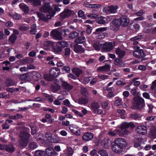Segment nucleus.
<instances>
[{"instance_id": "1", "label": "nucleus", "mask_w": 156, "mask_h": 156, "mask_svg": "<svg viewBox=\"0 0 156 156\" xmlns=\"http://www.w3.org/2000/svg\"><path fill=\"white\" fill-rule=\"evenodd\" d=\"M127 145V143L124 139L116 138L111 144V148L113 152L116 153L122 152L123 149Z\"/></svg>"}, {"instance_id": "2", "label": "nucleus", "mask_w": 156, "mask_h": 156, "mask_svg": "<svg viewBox=\"0 0 156 156\" xmlns=\"http://www.w3.org/2000/svg\"><path fill=\"white\" fill-rule=\"evenodd\" d=\"M20 141L19 144V147L23 148L26 147L29 141L30 134L25 131H21L19 134Z\"/></svg>"}, {"instance_id": "3", "label": "nucleus", "mask_w": 156, "mask_h": 156, "mask_svg": "<svg viewBox=\"0 0 156 156\" xmlns=\"http://www.w3.org/2000/svg\"><path fill=\"white\" fill-rule=\"evenodd\" d=\"M132 105L135 109H142L145 105L144 100L139 96H135L133 98Z\"/></svg>"}, {"instance_id": "4", "label": "nucleus", "mask_w": 156, "mask_h": 156, "mask_svg": "<svg viewBox=\"0 0 156 156\" xmlns=\"http://www.w3.org/2000/svg\"><path fill=\"white\" fill-rule=\"evenodd\" d=\"M68 45L66 41H61L57 42L56 45H54L53 50L55 53H59L62 51V49L67 47Z\"/></svg>"}, {"instance_id": "5", "label": "nucleus", "mask_w": 156, "mask_h": 156, "mask_svg": "<svg viewBox=\"0 0 156 156\" xmlns=\"http://www.w3.org/2000/svg\"><path fill=\"white\" fill-rule=\"evenodd\" d=\"M49 75L45 76L46 79L48 81H52L53 79L56 78L59 75L60 72H57L55 68H52L49 70Z\"/></svg>"}, {"instance_id": "6", "label": "nucleus", "mask_w": 156, "mask_h": 156, "mask_svg": "<svg viewBox=\"0 0 156 156\" xmlns=\"http://www.w3.org/2000/svg\"><path fill=\"white\" fill-rule=\"evenodd\" d=\"M40 11L42 12L48 13L50 14L53 12V10L50 7L49 2L44 4L40 8Z\"/></svg>"}, {"instance_id": "7", "label": "nucleus", "mask_w": 156, "mask_h": 156, "mask_svg": "<svg viewBox=\"0 0 156 156\" xmlns=\"http://www.w3.org/2000/svg\"><path fill=\"white\" fill-rule=\"evenodd\" d=\"M59 30V29H58ZM58 29L52 30L50 32V34L53 38L56 39L61 40L62 39L61 32L58 30Z\"/></svg>"}, {"instance_id": "8", "label": "nucleus", "mask_w": 156, "mask_h": 156, "mask_svg": "<svg viewBox=\"0 0 156 156\" xmlns=\"http://www.w3.org/2000/svg\"><path fill=\"white\" fill-rule=\"evenodd\" d=\"M100 47L105 51H109L113 49L112 44L111 42H106L103 44H101Z\"/></svg>"}, {"instance_id": "9", "label": "nucleus", "mask_w": 156, "mask_h": 156, "mask_svg": "<svg viewBox=\"0 0 156 156\" xmlns=\"http://www.w3.org/2000/svg\"><path fill=\"white\" fill-rule=\"evenodd\" d=\"M37 16L40 20L44 22L48 21V20L51 19L52 17L54 16L53 15L51 16L49 14H46L45 16L44 14L40 12L37 13Z\"/></svg>"}, {"instance_id": "10", "label": "nucleus", "mask_w": 156, "mask_h": 156, "mask_svg": "<svg viewBox=\"0 0 156 156\" xmlns=\"http://www.w3.org/2000/svg\"><path fill=\"white\" fill-rule=\"evenodd\" d=\"M45 156H56L57 155V153L55 151L54 149L51 147H49L46 149Z\"/></svg>"}, {"instance_id": "11", "label": "nucleus", "mask_w": 156, "mask_h": 156, "mask_svg": "<svg viewBox=\"0 0 156 156\" xmlns=\"http://www.w3.org/2000/svg\"><path fill=\"white\" fill-rule=\"evenodd\" d=\"M147 127L145 126H139L136 129L137 133L142 135H144L147 134Z\"/></svg>"}, {"instance_id": "12", "label": "nucleus", "mask_w": 156, "mask_h": 156, "mask_svg": "<svg viewBox=\"0 0 156 156\" xmlns=\"http://www.w3.org/2000/svg\"><path fill=\"white\" fill-rule=\"evenodd\" d=\"M94 135L91 133L87 132L85 133L82 136L83 140L85 142L90 140L94 137Z\"/></svg>"}, {"instance_id": "13", "label": "nucleus", "mask_w": 156, "mask_h": 156, "mask_svg": "<svg viewBox=\"0 0 156 156\" xmlns=\"http://www.w3.org/2000/svg\"><path fill=\"white\" fill-rule=\"evenodd\" d=\"M72 10L69 9L65 10L60 14V18L62 19H65L69 17L72 14Z\"/></svg>"}, {"instance_id": "14", "label": "nucleus", "mask_w": 156, "mask_h": 156, "mask_svg": "<svg viewBox=\"0 0 156 156\" xmlns=\"http://www.w3.org/2000/svg\"><path fill=\"white\" fill-rule=\"evenodd\" d=\"M134 56L138 58H142L146 56L142 49H139L133 52Z\"/></svg>"}, {"instance_id": "15", "label": "nucleus", "mask_w": 156, "mask_h": 156, "mask_svg": "<svg viewBox=\"0 0 156 156\" xmlns=\"http://www.w3.org/2000/svg\"><path fill=\"white\" fill-rule=\"evenodd\" d=\"M121 25L123 27H127L129 22V18L126 16H122L120 18Z\"/></svg>"}, {"instance_id": "16", "label": "nucleus", "mask_w": 156, "mask_h": 156, "mask_svg": "<svg viewBox=\"0 0 156 156\" xmlns=\"http://www.w3.org/2000/svg\"><path fill=\"white\" fill-rule=\"evenodd\" d=\"M73 51L76 53H83L84 52L85 49L81 45L75 44L73 46Z\"/></svg>"}, {"instance_id": "17", "label": "nucleus", "mask_w": 156, "mask_h": 156, "mask_svg": "<svg viewBox=\"0 0 156 156\" xmlns=\"http://www.w3.org/2000/svg\"><path fill=\"white\" fill-rule=\"evenodd\" d=\"M54 45V42L51 41H46L44 43V46L45 49L48 51H50L51 48L52 49Z\"/></svg>"}, {"instance_id": "18", "label": "nucleus", "mask_w": 156, "mask_h": 156, "mask_svg": "<svg viewBox=\"0 0 156 156\" xmlns=\"http://www.w3.org/2000/svg\"><path fill=\"white\" fill-rule=\"evenodd\" d=\"M18 78L22 81H29L30 80L28 72L20 75Z\"/></svg>"}, {"instance_id": "19", "label": "nucleus", "mask_w": 156, "mask_h": 156, "mask_svg": "<svg viewBox=\"0 0 156 156\" xmlns=\"http://www.w3.org/2000/svg\"><path fill=\"white\" fill-rule=\"evenodd\" d=\"M59 30L61 34L64 36H66L68 35L69 36L70 30L69 29L65 27H62L59 28Z\"/></svg>"}, {"instance_id": "20", "label": "nucleus", "mask_w": 156, "mask_h": 156, "mask_svg": "<svg viewBox=\"0 0 156 156\" xmlns=\"http://www.w3.org/2000/svg\"><path fill=\"white\" fill-rule=\"evenodd\" d=\"M20 8L21 10L26 13H27L29 11V7L23 3H20L19 5Z\"/></svg>"}, {"instance_id": "21", "label": "nucleus", "mask_w": 156, "mask_h": 156, "mask_svg": "<svg viewBox=\"0 0 156 156\" xmlns=\"http://www.w3.org/2000/svg\"><path fill=\"white\" fill-rule=\"evenodd\" d=\"M143 139L142 138H138L135 139L134 140V146L135 147H140L143 143Z\"/></svg>"}, {"instance_id": "22", "label": "nucleus", "mask_w": 156, "mask_h": 156, "mask_svg": "<svg viewBox=\"0 0 156 156\" xmlns=\"http://www.w3.org/2000/svg\"><path fill=\"white\" fill-rule=\"evenodd\" d=\"M114 64L119 66L120 67H122L125 66V64L123 63L122 58H116L114 60Z\"/></svg>"}, {"instance_id": "23", "label": "nucleus", "mask_w": 156, "mask_h": 156, "mask_svg": "<svg viewBox=\"0 0 156 156\" xmlns=\"http://www.w3.org/2000/svg\"><path fill=\"white\" fill-rule=\"evenodd\" d=\"M86 41V39L85 37L82 36L81 37H79L76 38L75 41L74 42L76 44H83Z\"/></svg>"}, {"instance_id": "24", "label": "nucleus", "mask_w": 156, "mask_h": 156, "mask_svg": "<svg viewBox=\"0 0 156 156\" xmlns=\"http://www.w3.org/2000/svg\"><path fill=\"white\" fill-rule=\"evenodd\" d=\"M107 18L102 16H100L96 19V21L99 24H105L107 23L106 21Z\"/></svg>"}, {"instance_id": "25", "label": "nucleus", "mask_w": 156, "mask_h": 156, "mask_svg": "<svg viewBox=\"0 0 156 156\" xmlns=\"http://www.w3.org/2000/svg\"><path fill=\"white\" fill-rule=\"evenodd\" d=\"M116 53L118 55L119 57L122 58L125 55L126 52L124 50H121L120 48L117 49L115 51Z\"/></svg>"}, {"instance_id": "26", "label": "nucleus", "mask_w": 156, "mask_h": 156, "mask_svg": "<svg viewBox=\"0 0 156 156\" xmlns=\"http://www.w3.org/2000/svg\"><path fill=\"white\" fill-rule=\"evenodd\" d=\"M119 8V6L117 5L114 6L111 5L108 7V11L111 13H116L117 11V9Z\"/></svg>"}, {"instance_id": "27", "label": "nucleus", "mask_w": 156, "mask_h": 156, "mask_svg": "<svg viewBox=\"0 0 156 156\" xmlns=\"http://www.w3.org/2000/svg\"><path fill=\"white\" fill-rule=\"evenodd\" d=\"M97 70L98 71H109L110 70L109 65H106L105 66H100L98 68Z\"/></svg>"}, {"instance_id": "28", "label": "nucleus", "mask_w": 156, "mask_h": 156, "mask_svg": "<svg viewBox=\"0 0 156 156\" xmlns=\"http://www.w3.org/2000/svg\"><path fill=\"white\" fill-rule=\"evenodd\" d=\"M72 72L76 76L79 77L80 75L82 73L83 70L78 68H74L72 70Z\"/></svg>"}, {"instance_id": "29", "label": "nucleus", "mask_w": 156, "mask_h": 156, "mask_svg": "<svg viewBox=\"0 0 156 156\" xmlns=\"http://www.w3.org/2000/svg\"><path fill=\"white\" fill-rule=\"evenodd\" d=\"M91 108L93 110L94 113H95L97 110L100 108L98 103L97 102H94L91 105Z\"/></svg>"}, {"instance_id": "30", "label": "nucleus", "mask_w": 156, "mask_h": 156, "mask_svg": "<svg viewBox=\"0 0 156 156\" xmlns=\"http://www.w3.org/2000/svg\"><path fill=\"white\" fill-rule=\"evenodd\" d=\"M15 150V148L14 146L12 145H6L5 147V151L9 153L13 152Z\"/></svg>"}, {"instance_id": "31", "label": "nucleus", "mask_w": 156, "mask_h": 156, "mask_svg": "<svg viewBox=\"0 0 156 156\" xmlns=\"http://www.w3.org/2000/svg\"><path fill=\"white\" fill-rule=\"evenodd\" d=\"M5 83L7 87L13 86L15 84V81L10 78L7 79L5 81Z\"/></svg>"}, {"instance_id": "32", "label": "nucleus", "mask_w": 156, "mask_h": 156, "mask_svg": "<svg viewBox=\"0 0 156 156\" xmlns=\"http://www.w3.org/2000/svg\"><path fill=\"white\" fill-rule=\"evenodd\" d=\"M89 101V99L88 98H81L79 99L78 100V103L80 105H86Z\"/></svg>"}, {"instance_id": "33", "label": "nucleus", "mask_w": 156, "mask_h": 156, "mask_svg": "<svg viewBox=\"0 0 156 156\" xmlns=\"http://www.w3.org/2000/svg\"><path fill=\"white\" fill-rule=\"evenodd\" d=\"M62 86L64 89L68 90H71L73 88L72 86L65 81H64L62 82Z\"/></svg>"}, {"instance_id": "34", "label": "nucleus", "mask_w": 156, "mask_h": 156, "mask_svg": "<svg viewBox=\"0 0 156 156\" xmlns=\"http://www.w3.org/2000/svg\"><path fill=\"white\" fill-rule=\"evenodd\" d=\"M117 132L118 133V135L120 136H125L129 133V131L126 129H125L124 130H121V131L120 130L117 129Z\"/></svg>"}, {"instance_id": "35", "label": "nucleus", "mask_w": 156, "mask_h": 156, "mask_svg": "<svg viewBox=\"0 0 156 156\" xmlns=\"http://www.w3.org/2000/svg\"><path fill=\"white\" fill-rule=\"evenodd\" d=\"M130 117L133 119L138 120L141 118L142 115L140 114L136 113L131 114Z\"/></svg>"}, {"instance_id": "36", "label": "nucleus", "mask_w": 156, "mask_h": 156, "mask_svg": "<svg viewBox=\"0 0 156 156\" xmlns=\"http://www.w3.org/2000/svg\"><path fill=\"white\" fill-rule=\"evenodd\" d=\"M17 38V37L14 34H12L9 37V41L12 44H14Z\"/></svg>"}, {"instance_id": "37", "label": "nucleus", "mask_w": 156, "mask_h": 156, "mask_svg": "<svg viewBox=\"0 0 156 156\" xmlns=\"http://www.w3.org/2000/svg\"><path fill=\"white\" fill-rule=\"evenodd\" d=\"M112 24L116 27H119L121 25L120 18L114 19L112 22Z\"/></svg>"}, {"instance_id": "38", "label": "nucleus", "mask_w": 156, "mask_h": 156, "mask_svg": "<svg viewBox=\"0 0 156 156\" xmlns=\"http://www.w3.org/2000/svg\"><path fill=\"white\" fill-rule=\"evenodd\" d=\"M28 2L32 3L35 6H37L41 4L40 0H26Z\"/></svg>"}, {"instance_id": "39", "label": "nucleus", "mask_w": 156, "mask_h": 156, "mask_svg": "<svg viewBox=\"0 0 156 156\" xmlns=\"http://www.w3.org/2000/svg\"><path fill=\"white\" fill-rule=\"evenodd\" d=\"M28 147L29 149L33 150L37 147V145L36 143L32 142L29 143Z\"/></svg>"}, {"instance_id": "40", "label": "nucleus", "mask_w": 156, "mask_h": 156, "mask_svg": "<svg viewBox=\"0 0 156 156\" xmlns=\"http://www.w3.org/2000/svg\"><path fill=\"white\" fill-rule=\"evenodd\" d=\"M79 35V33L75 31H72L70 33L69 37L70 38L73 39L76 38Z\"/></svg>"}, {"instance_id": "41", "label": "nucleus", "mask_w": 156, "mask_h": 156, "mask_svg": "<svg viewBox=\"0 0 156 156\" xmlns=\"http://www.w3.org/2000/svg\"><path fill=\"white\" fill-rule=\"evenodd\" d=\"M51 140V142L54 143H59L60 142L58 137L55 135L53 136Z\"/></svg>"}, {"instance_id": "42", "label": "nucleus", "mask_w": 156, "mask_h": 156, "mask_svg": "<svg viewBox=\"0 0 156 156\" xmlns=\"http://www.w3.org/2000/svg\"><path fill=\"white\" fill-rule=\"evenodd\" d=\"M9 16L16 20H19L21 18L20 15L16 13L14 14L10 13Z\"/></svg>"}, {"instance_id": "43", "label": "nucleus", "mask_w": 156, "mask_h": 156, "mask_svg": "<svg viewBox=\"0 0 156 156\" xmlns=\"http://www.w3.org/2000/svg\"><path fill=\"white\" fill-rule=\"evenodd\" d=\"M45 152L44 151L42 150H37L35 151V156H45Z\"/></svg>"}, {"instance_id": "44", "label": "nucleus", "mask_w": 156, "mask_h": 156, "mask_svg": "<svg viewBox=\"0 0 156 156\" xmlns=\"http://www.w3.org/2000/svg\"><path fill=\"white\" fill-rule=\"evenodd\" d=\"M51 88L54 92H55L60 89V86L58 84H55L51 86Z\"/></svg>"}, {"instance_id": "45", "label": "nucleus", "mask_w": 156, "mask_h": 156, "mask_svg": "<svg viewBox=\"0 0 156 156\" xmlns=\"http://www.w3.org/2000/svg\"><path fill=\"white\" fill-rule=\"evenodd\" d=\"M31 30H30V33L31 34H34L37 32L36 24H34L31 26Z\"/></svg>"}, {"instance_id": "46", "label": "nucleus", "mask_w": 156, "mask_h": 156, "mask_svg": "<svg viewBox=\"0 0 156 156\" xmlns=\"http://www.w3.org/2000/svg\"><path fill=\"white\" fill-rule=\"evenodd\" d=\"M30 127L31 129V134L32 135H34L37 132L36 128L35 126L33 125H30Z\"/></svg>"}, {"instance_id": "47", "label": "nucleus", "mask_w": 156, "mask_h": 156, "mask_svg": "<svg viewBox=\"0 0 156 156\" xmlns=\"http://www.w3.org/2000/svg\"><path fill=\"white\" fill-rule=\"evenodd\" d=\"M86 26L87 27L86 32L88 35H89L91 34L92 32V28L89 25H86Z\"/></svg>"}, {"instance_id": "48", "label": "nucleus", "mask_w": 156, "mask_h": 156, "mask_svg": "<svg viewBox=\"0 0 156 156\" xmlns=\"http://www.w3.org/2000/svg\"><path fill=\"white\" fill-rule=\"evenodd\" d=\"M77 127V126L76 125L71 124L69 126V129L72 133H75V130L74 129H76Z\"/></svg>"}, {"instance_id": "49", "label": "nucleus", "mask_w": 156, "mask_h": 156, "mask_svg": "<svg viewBox=\"0 0 156 156\" xmlns=\"http://www.w3.org/2000/svg\"><path fill=\"white\" fill-rule=\"evenodd\" d=\"M107 29V27H100L97 28L95 30V32L97 34H99L101 32L105 31Z\"/></svg>"}, {"instance_id": "50", "label": "nucleus", "mask_w": 156, "mask_h": 156, "mask_svg": "<svg viewBox=\"0 0 156 156\" xmlns=\"http://www.w3.org/2000/svg\"><path fill=\"white\" fill-rule=\"evenodd\" d=\"M137 87H134L131 90L130 92L131 93L133 96H136L138 94V93L137 92Z\"/></svg>"}, {"instance_id": "51", "label": "nucleus", "mask_w": 156, "mask_h": 156, "mask_svg": "<svg viewBox=\"0 0 156 156\" xmlns=\"http://www.w3.org/2000/svg\"><path fill=\"white\" fill-rule=\"evenodd\" d=\"M98 153L101 156H108V154L105 150H101L98 151Z\"/></svg>"}, {"instance_id": "52", "label": "nucleus", "mask_w": 156, "mask_h": 156, "mask_svg": "<svg viewBox=\"0 0 156 156\" xmlns=\"http://www.w3.org/2000/svg\"><path fill=\"white\" fill-rule=\"evenodd\" d=\"M129 128L128 123L126 122H123L121 126V129L122 130L123 129H127Z\"/></svg>"}, {"instance_id": "53", "label": "nucleus", "mask_w": 156, "mask_h": 156, "mask_svg": "<svg viewBox=\"0 0 156 156\" xmlns=\"http://www.w3.org/2000/svg\"><path fill=\"white\" fill-rule=\"evenodd\" d=\"M100 45L99 43L96 42L93 44V46L95 50L98 51L100 50V48H101Z\"/></svg>"}, {"instance_id": "54", "label": "nucleus", "mask_w": 156, "mask_h": 156, "mask_svg": "<svg viewBox=\"0 0 156 156\" xmlns=\"http://www.w3.org/2000/svg\"><path fill=\"white\" fill-rule=\"evenodd\" d=\"M63 71H65L66 73H69L70 72V67L67 66H64L62 69Z\"/></svg>"}, {"instance_id": "55", "label": "nucleus", "mask_w": 156, "mask_h": 156, "mask_svg": "<svg viewBox=\"0 0 156 156\" xmlns=\"http://www.w3.org/2000/svg\"><path fill=\"white\" fill-rule=\"evenodd\" d=\"M65 54L64 55L67 57L70 54V49L69 48H66L64 49Z\"/></svg>"}, {"instance_id": "56", "label": "nucleus", "mask_w": 156, "mask_h": 156, "mask_svg": "<svg viewBox=\"0 0 156 156\" xmlns=\"http://www.w3.org/2000/svg\"><path fill=\"white\" fill-rule=\"evenodd\" d=\"M143 37V36L142 35H138L133 37L131 39V41L138 40L142 39Z\"/></svg>"}, {"instance_id": "57", "label": "nucleus", "mask_w": 156, "mask_h": 156, "mask_svg": "<svg viewBox=\"0 0 156 156\" xmlns=\"http://www.w3.org/2000/svg\"><path fill=\"white\" fill-rule=\"evenodd\" d=\"M42 110L44 111H48L52 113H54L55 112L54 109L44 107L42 108Z\"/></svg>"}, {"instance_id": "58", "label": "nucleus", "mask_w": 156, "mask_h": 156, "mask_svg": "<svg viewBox=\"0 0 156 156\" xmlns=\"http://www.w3.org/2000/svg\"><path fill=\"white\" fill-rule=\"evenodd\" d=\"M101 6V5L99 4H92L89 5V7L92 8H98Z\"/></svg>"}, {"instance_id": "59", "label": "nucleus", "mask_w": 156, "mask_h": 156, "mask_svg": "<svg viewBox=\"0 0 156 156\" xmlns=\"http://www.w3.org/2000/svg\"><path fill=\"white\" fill-rule=\"evenodd\" d=\"M71 156H72L74 152V151L71 147H69L67 148V151H66Z\"/></svg>"}, {"instance_id": "60", "label": "nucleus", "mask_w": 156, "mask_h": 156, "mask_svg": "<svg viewBox=\"0 0 156 156\" xmlns=\"http://www.w3.org/2000/svg\"><path fill=\"white\" fill-rule=\"evenodd\" d=\"M28 72L30 78V79L31 78H33V76H36L37 75V73L34 71H33L32 72Z\"/></svg>"}, {"instance_id": "61", "label": "nucleus", "mask_w": 156, "mask_h": 156, "mask_svg": "<svg viewBox=\"0 0 156 156\" xmlns=\"http://www.w3.org/2000/svg\"><path fill=\"white\" fill-rule=\"evenodd\" d=\"M72 111L75 114L77 115H79L80 117H82L83 116V115H82V114L80 113V112L75 109H73Z\"/></svg>"}, {"instance_id": "62", "label": "nucleus", "mask_w": 156, "mask_h": 156, "mask_svg": "<svg viewBox=\"0 0 156 156\" xmlns=\"http://www.w3.org/2000/svg\"><path fill=\"white\" fill-rule=\"evenodd\" d=\"M108 134L112 136H114L116 135H118V133H117V130H114V131H110L108 132Z\"/></svg>"}, {"instance_id": "63", "label": "nucleus", "mask_w": 156, "mask_h": 156, "mask_svg": "<svg viewBox=\"0 0 156 156\" xmlns=\"http://www.w3.org/2000/svg\"><path fill=\"white\" fill-rule=\"evenodd\" d=\"M64 105L67 107H69L70 106V102L68 99H65L64 101Z\"/></svg>"}, {"instance_id": "64", "label": "nucleus", "mask_w": 156, "mask_h": 156, "mask_svg": "<svg viewBox=\"0 0 156 156\" xmlns=\"http://www.w3.org/2000/svg\"><path fill=\"white\" fill-rule=\"evenodd\" d=\"M97 151L94 149L92 150L90 152V154L91 156H98V155L97 154Z\"/></svg>"}]
</instances>
